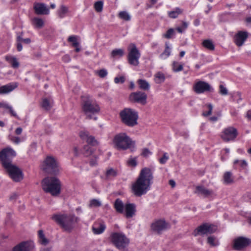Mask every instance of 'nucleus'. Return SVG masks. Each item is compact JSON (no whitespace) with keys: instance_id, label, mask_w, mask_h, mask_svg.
Here are the masks:
<instances>
[{"instance_id":"58836bf2","label":"nucleus","mask_w":251,"mask_h":251,"mask_svg":"<svg viewBox=\"0 0 251 251\" xmlns=\"http://www.w3.org/2000/svg\"><path fill=\"white\" fill-rule=\"evenodd\" d=\"M119 17L126 21H129L130 20V16L128 13L126 11H121L119 13Z\"/></svg>"},{"instance_id":"a878e982","label":"nucleus","mask_w":251,"mask_h":251,"mask_svg":"<svg viewBox=\"0 0 251 251\" xmlns=\"http://www.w3.org/2000/svg\"><path fill=\"white\" fill-rule=\"evenodd\" d=\"M114 208L117 212L120 213H123L124 211V205L122 201L119 199H117L114 204Z\"/></svg>"},{"instance_id":"2f4dec72","label":"nucleus","mask_w":251,"mask_h":251,"mask_svg":"<svg viewBox=\"0 0 251 251\" xmlns=\"http://www.w3.org/2000/svg\"><path fill=\"white\" fill-rule=\"evenodd\" d=\"M124 54V50L121 49L113 50L111 53V57L112 58H119Z\"/></svg>"},{"instance_id":"2eb2a0df","label":"nucleus","mask_w":251,"mask_h":251,"mask_svg":"<svg viewBox=\"0 0 251 251\" xmlns=\"http://www.w3.org/2000/svg\"><path fill=\"white\" fill-rule=\"evenodd\" d=\"M147 95L144 92L137 91L131 93L129 96V100L132 102H137L145 105L147 103Z\"/></svg>"},{"instance_id":"bb28decb","label":"nucleus","mask_w":251,"mask_h":251,"mask_svg":"<svg viewBox=\"0 0 251 251\" xmlns=\"http://www.w3.org/2000/svg\"><path fill=\"white\" fill-rule=\"evenodd\" d=\"M5 59L11 64L13 68H18L19 67V63L15 57L7 55L5 57Z\"/></svg>"},{"instance_id":"5701e85b","label":"nucleus","mask_w":251,"mask_h":251,"mask_svg":"<svg viewBox=\"0 0 251 251\" xmlns=\"http://www.w3.org/2000/svg\"><path fill=\"white\" fill-rule=\"evenodd\" d=\"M17 87L16 83H9L5 85L0 87V94H7L13 90H14Z\"/></svg>"},{"instance_id":"1a4fd4ad","label":"nucleus","mask_w":251,"mask_h":251,"mask_svg":"<svg viewBox=\"0 0 251 251\" xmlns=\"http://www.w3.org/2000/svg\"><path fill=\"white\" fill-rule=\"evenodd\" d=\"M10 177L16 182L20 181L23 178V174L20 168L12 163L2 164Z\"/></svg>"},{"instance_id":"0e129e2a","label":"nucleus","mask_w":251,"mask_h":251,"mask_svg":"<svg viewBox=\"0 0 251 251\" xmlns=\"http://www.w3.org/2000/svg\"><path fill=\"white\" fill-rule=\"evenodd\" d=\"M22 130H23L22 128L21 127H19L16 129L15 132L17 135H20L22 132Z\"/></svg>"},{"instance_id":"6e6552de","label":"nucleus","mask_w":251,"mask_h":251,"mask_svg":"<svg viewBox=\"0 0 251 251\" xmlns=\"http://www.w3.org/2000/svg\"><path fill=\"white\" fill-rule=\"evenodd\" d=\"M111 239L112 243L120 250H124L129 243V239L122 233H112Z\"/></svg>"},{"instance_id":"f704fd0d","label":"nucleus","mask_w":251,"mask_h":251,"mask_svg":"<svg viewBox=\"0 0 251 251\" xmlns=\"http://www.w3.org/2000/svg\"><path fill=\"white\" fill-rule=\"evenodd\" d=\"M68 11V8L67 6L62 5L60 7L59 10L58 11V16L60 18H63L65 16V14H66Z\"/></svg>"},{"instance_id":"37998d69","label":"nucleus","mask_w":251,"mask_h":251,"mask_svg":"<svg viewBox=\"0 0 251 251\" xmlns=\"http://www.w3.org/2000/svg\"><path fill=\"white\" fill-rule=\"evenodd\" d=\"M155 77L157 79L159 80V81L156 80L157 83H160L163 82L165 80V76L164 75L161 73L158 72L155 75Z\"/></svg>"},{"instance_id":"aec40b11","label":"nucleus","mask_w":251,"mask_h":251,"mask_svg":"<svg viewBox=\"0 0 251 251\" xmlns=\"http://www.w3.org/2000/svg\"><path fill=\"white\" fill-rule=\"evenodd\" d=\"M33 9L35 13L38 15H48L49 13V9L43 3L35 2Z\"/></svg>"},{"instance_id":"c756f323","label":"nucleus","mask_w":251,"mask_h":251,"mask_svg":"<svg viewBox=\"0 0 251 251\" xmlns=\"http://www.w3.org/2000/svg\"><path fill=\"white\" fill-rule=\"evenodd\" d=\"M202 45L204 48L210 50H214L215 49V45L210 39L203 40Z\"/></svg>"},{"instance_id":"f8f14e48","label":"nucleus","mask_w":251,"mask_h":251,"mask_svg":"<svg viewBox=\"0 0 251 251\" xmlns=\"http://www.w3.org/2000/svg\"><path fill=\"white\" fill-rule=\"evenodd\" d=\"M216 230V227L214 225L204 223L196 228L193 234L195 236L205 234L208 235L215 232Z\"/></svg>"},{"instance_id":"c03bdc74","label":"nucleus","mask_w":251,"mask_h":251,"mask_svg":"<svg viewBox=\"0 0 251 251\" xmlns=\"http://www.w3.org/2000/svg\"><path fill=\"white\" fill-rule=\"evenodd\" d=\"M117 172L112 168L108 169L106 172V176L107 177H114L117 176Z\"/></svg>"},{"instance_id":"ea45409f","label":"nucleus","mask_w":251,"mask_h":251,"mask_svg":"<svg viewBox=\"0 0 251 251\" xmlns=\"http://www.w3.org/2000/svg\"><path fill=\"white\" fill-rule=\"evenodd\" d=\"M207 243L211 246H216L218 244L216 238L213 236H210L207 238Z\"/></svg>"},{"instance_id":"ddd939ff","label":"nucleus","mask_w":251,"mask_h":251,"mask_svg":"<svg viewBox=\"0 0 251 251\" xmlns=\"http://www.w3.org/2000/svg\"><path fill=\"white\" fill-rule=\"evenodd\" d=\"M16 155V152L12 148H5L0 151V161L2 164L12 163V158Z\"/></svg>"},{"instance_id":"393cba45","label":"nucleus","mask_w":251,"mask_h":251,"mask_svg":"<svg viewBox=\"0 0 251 251\" xmlns=\"http://www.w3.org/2000/svg\"><path fill=\"white\" fill-rule=\"evenodd\" d=\"M224 182L226 184H231L234 182V177L231 172H226L223 176Z\"/></svg>"},{"instance_id":"a19ab883","label":"nucleus","mask_w":251,"mask_h":251,"mask_svg":"<svg viewBox=\"0 0 251 251\" xmlns=\"http://www.w3.org/2000/svg\"><path fill=\"white\" fill-rule=\"evenodd\" d=\"M175 34V30L173 28L169 29L167 32L163 35V37L166 39H171Z\"/></svg>"},{"instance_id":"4c0bfd02","label":"nucleus","mask_w":251,"mask_h":251,"mask_svg":"<svg viewBox=\"0 0 251 251\" xmlns=\"http://www.w3.org/2000/svg\"><path fill=\"white\" fill-rule=\"evenodd\" d=\"M173 70L174 72H179L183 70V65L179 64L178 62L174 61L172 64Z\"/></svg>"},{"instance_id":"864d4df0","label":"nucleus","mask_w":251,"mask_h":251,"mask_svg":"<svg viewBox=\"0 0 251 251\" xmlns=\"http://www.w3.org/2000/svg\"><path fill=\"white\" fill-rule=\"evenodd\" d=\"M151 154V152L147 148H144L143 149L141 155L144 157L148 156L149 154Z\"/></svg>"},{"instance_id":"0eeeda50","label":"nucleus","mask_w":251,"mask_h":251,"mask_svg":"<svg viewBox=\"0 0 251 251\" xmlns=\"http://www.w3.org/2000/svg\"><path fill=\"white\" fill-rule=\"evenodd\" d=\"M41 169L44 172L50 175H56L59 172L58 164L55 158L49 155L43 161Z\"/></svg>"},{"instance_id":"20e7f679","label":"nucleus","mask_w":251,"mask_h":251,"mask_svg":"<svg viewBox=\"0 0 251 251\" xmlns=\"http://www.w3.org/2000/svg\"><path fill=\"white\" fill-rule=\"evenodd\" d=\"M51 219L65 230L71 231L74 225L77 222V218L74 215L67 214H54Z\"/></svg>"},{"instance_id":"423d86ee","label":"nucleus","mask_w":251,"mask_h":251,"mask_svg":"<svg viewBox=\"0 0 251 251\" xmlns=\"http://www.w3.org/2000/svg\"><path fill=\"white\" fill-rule=\"evenodd\" d=\"M120 116L122 123L127 126L133 127L138 124V113L132 109H124L120 112Z\"/></svg>"},{"instance_id":"f257e3e1","label":"nucleus","mask_w":251,"mask_h":251,"mask_svg":"<svg viewBox=\"0 0 251 251\" xmlns=\"http://www.w3.org/2000/svg\"><path fill=\"white\" fill-rule=\"evenodd\" d=\"M153 179L152 172L148 168L142 169L135 183L132 184V190L137 197L145 194L149 190Z\"/></svg>"},{"instance_id":"3c124183","label":"nucleus","mask_w":251,"mask_h":251,"mask_svg":"<svg viewBox=\"0 0 251 251\" xmlns=\"http://www.w3.org/2000/svg\"><path fill=\"white\" fill-rule=\"evenodd\" d=\"M167 154V153H164L163 156L159 159L160 163L162 164H165L168 160L169 157Z\"/></svg>"},{"instance_id":"a211bd4d","label":"nucleus","mask_w":251,"mask_h":251,"mask_svg":"<svg viewBox=\"0 0 251 251\" xmlns=\"http://www.w3.org/2000/svg\"><path fill=\"white\" fill-rule=\"evenodd\" d=\"M248 37L247 31H239L233 37V41L238 47L242 46Z\"/></svg>"},{"instance_id":"dca6fc26","label":"nucleus","mask_w":251,"mask_h":251,"mask_svg":"<svg viewBox=\"0 0 251 251\" xmlns=\"http://www.w3.org/2000/svg\"><path fill=\"white\" fill-rule=\"evenodd\" d=\"M193 90L197 94L211 92L213 90L209 84L203 81H199L196 83L193 86Z\"/></svg>"},{"instance_id":"72a5a7b5","label":"nucleus","mask_w":251,"mask_h":251,"mask_svg":"<svg viewBox=\"0 0 251 251\" xmlns=\"http://www.w3.org/2000/svg\"><path fill=\"white\" fill-rule=\"evenodd\" d=\"M182 10L178 7L175 9V10L169 12L168 15L171 18H176L179 14H181Z\"/></svg>"},{"instance_id":"b1692460","label":"nucleus","mask_w":251,"mask_h":251,"mask_svg":"<svg viewBox=\"0 0 251 251\" xmlns=\"http://www.w3.org/2000/svg\"><path fill=\"white\" fill-rule=\"evenodd\" d=\"M105 226L103 222L96 223L92 227V230L95 234H99L103 232Z\"/></svg>"},{"instance_id":"e2e57ef3","label":"nucleus","mask_w":251,"mask_h":251,"mask_svg":"<svg viewBox=\"0 0 251 251\" xmlns=\"http://www.w3.org/2000/svg\"><path fill=\"white\" fill-rule=\"evenodd\" d=\"M8 110H9L10 113H11V114L13 116H14L15 117H16V118H18V116H17L16 113L13 111V110L12 109V108L11 106L10 107V108H9Z\"/></svg>"},{"instance_id":"de8ad7c7","label":"nucleus","mask_w":251,"mask_h":251,"mask_svg":"<svg viewBox=\"0 0 251 251\" xmlns=\"http://www.w3.org/2000/svg\"><path fill=\"white\" fill-rule=\"evenodd\" d=\"M101 205V203L100 201L97 200L93 199L92 200L89 204L90 207H99Z\"/></svg>"},{"instance_id":"8fccbe9b","label":"nucleus","mask_w":251,"mask_h":251,"mask_svg":"<svg viewBox=\"0 0 251 251\" xmlns=\"http://www.w3.org/2000/svg\"><path fill=\"white\" fill-rule=\"evenodd\" d=\"M96 74H98L101 78H104L107 75V72L105 69H101L96 72Z\"/></svg>"},{"instance_id":"4be33fe9","label":"nucleus","mask_w":251,"mask_h":251,"mask_svg":"<svg viewBox=\"0 0 251 251\" xmlns=\"http://www.w3.org/2000/svg\"><path fill=\"white\" fill-rule=\"evenodd\" d=\"M126 216L127 218L132 217L135 213V205L134 203H126L125 206Z\"/></svg>"},{"instance_id":"9d476101","label":"nucleus","mask_w":251,"mask_h":251,"mask_svg":"<svg viewBox=\"0 0 251 251\" xmlns=\"http://www.w3.org/2000/svg\"><path fill=\"white\" fill-rule=\"evenodd\" d=\"M251 246V239L239 236L233 240L232 248L234 250L242 251L248 247Z\"/></svg>"},{"instance_id":"69168bd1","label":"nucleus","mask_w":251,"mask_h":251,"mask_svg":"<svg viewBox=\"0 0 251 251\" xmlns=\"http://www.w3.org/2000/svg\"><path fill=\"white\" fill-rule=\"evenodd\" d=\"M169 184L171 186L172 188H174L176 186V182L173 179H170L169 181Z\"/></svg>"},{"instance_id":"79ce46f5","label":"nucleus","mask_w":251,"mask_h":251,"mask_svg":"<svg viewBox=\"0 0 251 251\" xmlns=\"http://www.w3.org/2000/svg\"><path fill=\"white\" fill-rule=\"evenodd\" d=\"M94 7L96 11L98 12L102 11L103 8V2L102 1H98L95 3Z\"/></svg>"},{"instance_id":"c85d7f7f","label":"nucleus","mask_w":251,"mask_h":251,"mask_svg":"<svg viewBox=\"0 0 251 251\" xmlns=\"http://www.w3.org/2000/svg\"><path fill=\"white\" fill-rule=\"evenodd\" d=\"M53 102L48 98H44L41 103L42 107L47 111L50 110L52 107Z\"/></svg>"},{"instance_id":"473e14b6","label":"nucleus","mask_w":251,"mask_h":251,"mask_svg":"<svg viewBox=\"0 0 251 251\" xmlns=\"http://www.w3.org/2000/svg\"><path fill=\"white\" fill-rule=\"evenodd\" d=\"M32 24L35 27L40 28L44 25V23L42 19L35 17L32 19Z\"/></svg>"},{"instance_id":"9b49d317","label":"nucleus","mask_w":251,"mask_h":251,"mask_svg":"<svg viewBox=\"0 0 251 251\" xmlns=\"http://www.w3.org/2000/svg\"><path fill=\"white\" fill-rule=\"evenodd\" d=\"M129 52L127 56L128 63L133 66H137L139 65V59L140 53L134 44H131L128 49Z\"/></svg>"},{"instance_id":"bf43d9fd","label":"nucleus","mask_w":251,"mask_h":251,"mask_svg":"<svg viewBox=\"0 0 251 251\" xmlns=\"http://www.w3.org/2000/svg\"><path fill=\"white\" fill-rule=\"evenodd\" d=\"M40 242L44 245H46L49 243V240L45 237L41 239Z\"/></svg>"},{"instance_id":"39448f33","label":"nucleus","mask_w":251,"mask_h":251,"mask_svg":"<svg viewBox=\"0 0 251 251\" xmlns=\"http://www.w3.org/2000/svg\"><path fill=\"white\" fill-rule=\"evenodd\" d=\"M114 147L118 150H126L134 147L135 142L125 133L116 135L113 139Z\"/></svg>"},{"instance_id":"13d9d810","label":"nucleus","mask_w":251,"mask_h":251,"mask_svg":"<svg viewBox=\"0 0 251 251\" xmlns=\"http://www.w3.org/2000/svg\"><path fill=\"white\" fill-rule=\"evenodd\" d=\"M62 60L65 62H68L71 60V58L69 55L66 54L62 57Z\"/></svg>"},{"instance_id":"052dcab7","label":"nucleus","mask_w":251,"mask_h":251,"mask_svg":"<svg viewBox=\"0 0 251 251\" xmlns=\"http://www.w3.org/2000/svg\"><path fill=\"white\" fill-rule=\"evenodd\" d=\"M10 106L6 103H0V107H3L5 109H9L10 108Z\"/></svg>"},{"instance_id":"338daca9","label":"nucleus","mask_w":251,"mask_h":251,"mask_svg":"<svg viewBox=\"0 0 251 251\" xmlns=\"http://www.w3.org/2000/svg\"><path fill=\"white\" fill-rule=\"evenodd\" d=\"M17 49L18 51H20L22 50L23 47L21 43H17Z\"/></svg>"},{"instance_id":"f3484780","label":"nucleus","mask_w":251,"mask_h":251,"mask_svg":"<svg viewBox=\"0 0 251 251\" xmlns=\"http://www.w3.org/2000/svg\"><path fill=\"white\" fill-rule=\"evenodd\" d=\"M170 227L169 223L163 220H159L152 223L151 225V229L154 232L160 233L163 230L168 229Z\"/></svg>"},{"instance_id":"7ed1b4c3","label":"nucleus","mask_w":251,"mask_h":251,"mask_svg":"<svg viewBox=\"0 0 251 251\" xmlns=\"http://www.w3.org/2000/svg\"><path fill=\"white\" fill-rule=\"evenodd\" d=\"M42 186L45 192L49 193L53 196H57L61 193V182L56 177H45L42 181Z\"/></svg>"},{"instance_id":"f03ea898","label":"nucleus","mask_w":251,"mask_h":251,"mask_svg":"<svg viewBox=\"0 0 251 251\" xmlns=\"http://www.w3.org/2000/svg\"><path fill=\"white\" fill-rule=\"evenodd\" d=\"M82 111L87 119L97 120L95 116L100 111V107L95 100L89 95H85L81 97Z\"/></svg>"},{"instance_id":"49530a36","label":"nucleus","mask_w":251,"mask_h":251,"mask_svg":"<svg viewBox=\"0 0 251 251\" xmlns=\"http://www.w3.org/2000/svg\"><path fill=\"white\" fill-rule=\"evenodd\" d=\"M207 106L208 108V111H207L206 112H203L202 115L204 117H207L210 115L212 113V111L213 109V106L211 104L209 103L207 104Z\"/></svg>"},{"instance_id":"412c9836","label":"nucleus","mask_w":251,"mask_h":251,"mask_svg":"<svg viewBox=\"0 0 251 251\" xmlns=\"http://www.w3.org/2000/svg\"><path fill=\"white\" fill-rule=\"evenodd\" d=\"M195 193L201 195L205 198L209 197L214 194L212 190L208 189L202 185L197 186L196 187Z\"/></svg>"},{"instance_id":"4468645a","label":"nucleus","mask_w":251,"mask_h":251,"mask_svg":"<svg viewBox=\"0 0 251 251\" xmlns=\"http://www.w3.org/2000/svg\"><path fill=\"white\" fill-rule=\"evenodd\" d=\"M238 134L236 128L233 126H229L223 130L221 137L224 141L229 142L234 140Z\"/></svg>"},{"instance_id":"5fc2aeb1","label":"nucleus","mask_w":251,"mask_h":251,"mask_svg":"<svg viewBox=\"0 0 251 251\" xmlns=\"http://www.w3.org/2000/svg\"><path fill=\"white\" fill-rule=\"evenodd\" d=\"M128 164L129 165L131 166L132 167H135L137 165V161L136 160V158H130L128 161Z\"/></svg>"},{"instance_id":"603ef678","label":"nucleus","mask_w":251,"mask_h":251,"mask_svg":"<svg viewBox=\"0 0 251 251\" xmlns=\"http://www.w3.org/2000/svg\"><path fill=\"white\" fill-rule=\"evenodd\" d=\"M125 81V77L123 76L116 77L114 78V82L116 83H123Z\"/></svg>"},{"instance_id":"c9c22d12","label":"nucleus","mask_w":251,"mask_h":251,"mask_svg":"<svg viewBox=\"0 0 251 251\" xmlns=\"http://www.w3.org/2000/svg\"><path fill=\"white\" fill-rule=\"evenodd\" d=\"M86 142L87 143V145H89L90 146H96L98 144V142L95 139V137L93 136H89L86 139Z\"/></svg>"},{"instance_id":"774afa93","label":"nucleus","mask_w":251,"mask_h":251,"mask_svg":"<svg viewBox=\"0 0 251 251\" xmlns=\"http://www.w3.org/2000/svg\"><path fill=\"white\" fill-rule=\"evenodd\" d=\"M18 197V195L14 193V194H13L10 197V200H15Z\"/></svg>"},{"instance_id":"a18cd8bd","label":"nucleus","mask_w":251,"mask_h":251,"mask_svg":"<svg viewBox=\"0 0 251 251\" xmlns=\"http://www.w3.org/2000/svg\"><path fill=\"white\" fill-rule=\"evenodd\" d=\"M171 53L170 49L168 46V45L166 43L165 44V49L164 51L160 54V56L162 57L164 55H165L167 57H168Z\"/></svg>"},{"instance_id":"6e6d98bb","label":"nucleus","mask_w":251,"mask_h":251,"mask_svg":"<svg viewBox=\"0 0 251 251\" xmlns=\"http://www.w3.org/2000/svg\"><path fill=\"white\" fill-rule=\"evenodd\" d=\"M80 137L83 139H87L89 136L88 132L86 131H81L79 133Z\"/></svg>"},{"instance_id":"cd10ccee","label":"nucleus","mask_w":251,"mask_h":251,"mask_svg":"<svg viewBox=\"0 0 251 251\" xmlns=\"http://www.w3.org/2000/svg\"><path fill=\"white\" fill-rule=\"evenodd\" d=\"M95 149L92 148L89 145L84 146L83 149L81 151V153L86 157H88L95 151Z\"/></svg>"},{"instance_id":"7c9ffc66","label":"nucleus","mask_w":251,"mask_h":251,"mask_svg":"<svg viewBox=\"0 0 251 251\" xmlns=\"http://www.w3.org/2000/svg\"><path fill=\"white\" fill-rule=\"evenodd\" d=\"M140 89L146 91L149 90L150 88L149 83L145 80L140 79L137 81Z\"/></svg>"},{"instance_id":"09e8293b","label":"nucleus","mask_w":251,"mask_h":251,"mask_svg":"<svg viewBox=\"0 0 251 251\" xmlns=\"http://www.w3.org/2000/svg\"><path fill=\"white\" fill-rule=\"evenodd\" d=\"M219 93L222 95H226L228 94L227 89L223 85L219 86Z\"/></svg>"},{"instance_id":"e433bc0d","label":"nucleus","mask_w":251,"mask_h":251,"mask_svg":"<svg viewBox=\"0 0 251 251\" xmlns=\"http://www.w3.org/2000/svg\"><path fill=\"white\" fill-rule=\"evenodd\" d=\"M68 41L72 43L74 47H79V43L77 41V37L75 36H71L69 37Z\"/></svg>"},{"instance_id":"680f3d73","label":"nucleus","mask_w":251,"mask_h":251,"mask_svg":"<svg viewBox=\"0 0 251 251\" xmlns=\"http://www.w3.org/2000/svg\"><path fill=\"white\" fill-rule=\"evenodd\" d=\"M38 236L40 239V240L42 239L43 238L45 237V235L44 234V232L43 230H40L38 231Z\"/></svg>"},{"instance_id":"6ab92c4d","label":"nucleus","mask_w":251,"mask_h":251,"mask_svg":"<svg viewBox=\"0 0 251 251\" xmlns=\"http://www.w3.org/2000/svg\"><path fill=\"white\" fill-rule=\"evenodd\" d=\"M34 248L33 242L31 241H24L17 246L13 249L12 251H31Z\"/></svg>"},{"instance_id":"4d7b16f0","label":"nucleus","mask_w":251,"mask_h":251,"mask_svg":"<svg viewBox=\"0 0 251 251\" xmlns=\"http://www.w3.org/2000/svg\"><path fill=\"white\" fill-rule=\"evenodd\" d=\"M11 140L15 144H19L21 142V139L18 137H12Z\"/></svg>"}]
</instances>
